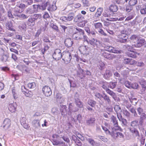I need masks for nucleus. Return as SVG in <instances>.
Listing matches in <instances>:
<instances>
[{"label": "nucleus", "instance_id": "f257e3e1", "mask_svg": "<svg viewBox=\"0 0 146 146\" xmlns=\"http://www.w3.org/2000/svg\"><path fill=\"white\" fill-rule=\"evenodd\" d=\"M102 127L107 135H110L114 138L116 139L118 137L121 138H124V136L123 134L119 132H116V130H112L111 132L105 126H102Z\"/></svg>", "mask_w": 146, "mask_h": 146}, {"label": "nucleus", "instance_id": "f03ea898", "mask_svg": "<svg viewBox=\"0 0 146 146\" xmlns=\"http://www.w3.org/2000/svg\"><path fill=\"white\" fill-rule=\"evenodd\" d=\"M46 7H47V10L49 11H54L56 9V6L54 3L51 4L49 2H47L44 5H41L40 9L42 10H44L46 9Z\"/></svg>", "mask_w": 146, "mask_h": 146}, {"label": "nucleus", "instance_id": "7ed1b4c3", "mask_svg": "<svg viewBox=\"0 0 146 146\" xmlns=\"http://www.w3.org/2000/svg\"><path fill=\"white\" fill-rule=\"evenodd\" d=\"M76 30L78 31L73 34L72 36L73 38L76 40H79L82 39L84 35V31L80 29H76Z\"/></svg>", "mask_w": 146, "mask_h": 146}, {"label": "nucleus", "instance_id": "20e7f679", "mask_svg": "<svg viewBox=\"0 0 146 146\" xmlns=\"http://www.w3.org/2000/svg\"><path fill=\"white\" fill-rule=\"evenodd\" d=\"M119 29L121 35L119 36L121 38H125L127 36V35H129L131 33L130 29H124L123 26L120 27H119Z\"/></svg>", "mask_w": 146, "mask_h": 146}, {"label": "nucleus", "instance_id": "39448f33", "mask_svg": "<svg viewBox=\"0 0 146 146\" xmlns=\"http://www.w3.org/2000/svg\"><path fill=\"white\" fill-rule=\"evenodd\" d=\"M62 59L65 62V63L67 64L69 62L71 58V54L69 52H64L62 56Z\"/></svg>", "mask_w": 146, "mask_h": 146}, {"label": "nucleus", "instance_id": "423d86ee", "mask_svg": "<svg viewBox=\"0 0 146 146\" xmlns=\"http://www.w3.org/2000/svg\"><path fill=\"white\" fill-rule=\"evenodd\" d=\"M63 53H61V50L60 49H57L55 50L53 53L52 56L55 60H59L62 57Z\"/></svg>", "mask_w": 146, "mask_h": 146}, {"label": "nucleus", "instance_id": "0eeeda50", "mask_svg": "<svg viewBox=\"0 0 146 146\" xmlns=\"http://www.w3.org/2000/svg\"><path fill=\"white\" fill-rule=\"evenodd\" d=\"M111 119L113 123L114 127L112 128V131L118 130L119 127L118 126L117 121L116 117L113 115H112L111 117Z\"/></svg>", "mask_w": 146, "mask_h": 146}, {"label": "nucleus", "instance_id": "6e6552de", "mask_svg": "<svg viewBox=\"0 0 146 146\" xmlns=\"http://www.w3.org/2000/svg\"><path fill=\"white\" fill-rule=\"evenodd\" d=\"M42 90L44 94L46 96H50L52 94L50 88L48 86L44 87L42 88Z\"/></svg>", "mask_w": 146, "mask_h": 146}, {"label": "nucleus", "instance_id": "1a4fd4ad", "mask_svg": "<svg viewBox=\"0 0 146 146\" xmlns=\"http://www.w3.org/2000/svg\"><path fill=\"white\" fill-rule=\"evenodd\" d=\"M69 111H68V114L69 115H70L72 112H76L78 110V108H75L73 106V104L72 103H70L69 104L68 107Z\"/></svg>", "mask_w": 146, "mask_h": 146}, {"label": "nucleus", "instance_id": "9d476101", "mask_svg": "<svg viewBox=\"0 0 146 146\" xmlns=\"http://www.w3.org/2000/svg\"><path fill=\"white\" fill-rule=\"evenodd\" d=\"M11 121L8 119H5L3 122V126L5 129H7L10 127L11 125Z\"/></svg>", "mask_w": 146, "mask_h": 146}, {"label": "nucleus", "instance_id": "9b49d317", "mask_svg": "<svg viewBox=\"0 0 146 146\" xmlns=\"http://www.w3.org/2000/svg\"><path fill=\"white\" fill-rule=\"evenodd\" d=\"M145 42V40L143 39H137L136 42L134 44V46L136 47H139L141 46Z\"/></svg>", "mask_w": 146, "mask_h": 146}, {"label": "nucleus", "instance_id": "f8f14e48", "mask_svg": "<svg viewBox=\"0 0 146 146\" xmlns=\"http://www.w3.org/2000/svg\"><path fill=\"white\" fill-rule=\"evenodd\" d=\"M6 28L9 30L15 31V29L13 28V26L11 22L9 21L6 23L5 24Z\"/></svg>", "mask_w": 146, "mask_h": 146}, {"label": "nucleus", "instance_id": "ddd939ff", "mask_svg": "<svg viewBox=\"0 0 146 146\" xmlns=\"http://www.w3.org/2000/svg\"><path fill=\"white\" fill-rule=\"evenodd\" d=\"M17 105L15 103H11L9 104L8 109L11 112H15L16 110Z\"/></svg>", "mask_w": 146, "mask_h": 146}, {"label": "nucleus", "instance_id": "4468645a", "mask_svg": "<svg viewBox=\"0 0 146 146\" xmlns=\"http://www.w3.org/2000/svg\"><path fill=\"white\" fill-rule=\"evenodd\" d=\"M117 117L119 120L121 122L122 126H125L126 125L127 123L126 120L125 119L123 118L121 114H117Z\"/></svg>", "mask_w": 146, "mask_h": 146}, {"label": "nucleus", "instance_id": "2eb2a0df", "mask_svg": "<svg viewBox=\"0 0 146 146\" xmlns=\"http://www.w3.org/2000/svg\"><path fill=\"white\" fill-rule=\"evenodd\" d=\"M84 17L80 14H79L75 16L74 18V21L75 22H80L84 19Z\"/></svg>", "mask_w": 146, "mask_h": 146}, {"label": "nucleus", "instance_id": "dca6fc26", "mask_svg": "<svg viewBox=\"0 0 146 146\" xmlns=\"http://www.w3.org/2000/svg\"><path fill=\"white\" fill-rule=\"evenodd\" d=\"M102 55L105 58L109 60L115 58L113 54H109L108 53L104 52L102 53Z\"/></svg>", "mask_w": 146, "mask_h": 146}, {"label": "nucleus", "instance_id": "f3484780", "mask_svg": "<svg viewBox=\"0 0 146 146\" xmlns=\"http://www.w3.org/2000/svg\"><path fill=\"white\" fill-rule=\"evenodd\" d=\"M113 13L110 11V10H106L104 11L102 15L103 16L105 17H111L112 14Z\"/></svg>", "mask_w": 146, "mask_h": 146}, {"label": "nucleus", "instance_id": "a211bd4d", "mask_svg": "<svg viewBox=\"0 0 146 146\" xmlns=\"http://www.w3.org/2000/svg\"><path fill=\"white\" fill-rule=\"evenodd\" d=\"M65 44L66 46L68 47H70L72 45L73 42L70 38H67L64 41Z\"/></svg>", "mask_w": 146, "mask_h": 146}, {"label": "nucleus", "instance_id": "6ab92c4d", "mask_svg": "<svg viewBox=\"0 0 146 146\" xmlns=\"http://www.w3.org/2000/svg\"><path fill=\"white\" fill-rule=\"evenodd\" d=\"M103 11V9L101 7L98 8L97 9L96 12L94 15L95 17L97 18L100 16L102 14Z\"/></svg>", "mask_w": 146, "mask_h": 146}, {"label": "nucleus", "instance_id": "aec40b11", "mask_svg": "<svg viewBox=\"0 0 146 146\" xmlns=\"http://www.w3.org/2000/svg\"><path fill=\"white\" fill-rule=\"evenodd\" d=\"M84 72L83 70L80 68L77 72V75L81 79L84 76Z\"/></svg>", "mask_w": 146, "mask_h": 146}, {"label": "nucleus", "instance_id": "412c9836", "mask_svg": "<svg viewBox=\"0 0 146 146\" xmlns=\"http://www.w3.org/2000/svg\"><path fill=\"white\" fill-rule=\"evenodd\" d=\"M75 103L78 107L77 108H82L83 107V105L80 100L78 98H75Z\"/></svg>", "mask_w": 146, "mask_h": 146}, {"label": "nucleus", "instance_id": "4be33fe9", "mask_svg": "<svg viewBox=\"0 0 146 146\" xmlns=\"http://www.w3.org/2000/svg\"><path fill=\"white\" fill-rule=\"evenodd\" d=\"M89 43L93 46H97L98 45V43H99V42L97 40L93 38L89 41Z\"/></svg>", "mask_w": 146, "mask_h": 146}, {"label": "nucleus", "instance_id": "5701e85b", "mask_svg": "<svg viewBox=\"0 0 146 146\" xmlns=\"http://www.w3.org/2000/svg\"><path fill=\"white\" fill-rule=\"evenodd\" d=\"M130 131L133 133L134 136L138 137L139 136V132L135 128H130Z\"/></svg>", "mask_w": 146, "mask_h": 146}, {"label": "nucleus", "instance_id": "b1692460", "mask_svg": "<svg viewBox=\"0 0 146 146\" xmlns=\"http://www.w3.org/2000/svg\"><path fill=\"white\" fill-rule=\"evenodd\" d=\"M114 108L115 111L117 112V115L118 114H121L122 110L120 106L117 105H115L114 107Z\"/></svg>", "mask_w": 146, "mask_h": 146}, {"label": "nucleus", "instance_id": "393cba45", "mask_svg": "<svg viewBox=\"0 0 146 146\" xmlns=\"http://www.w3.org/2000/svg\"><path fill=\"white\" fill-rule=\"evenodd\" d=\"M33 126L36 128H38L40 127V121L38 120H34L32 123Z\"/></svg>", "mask_w": 146, "mask_h": 146}, {"label": "nucleus", "instance_id": "a878e982", "mask_svg": "<svg viewBox=\"0 0 146 146\" xmlns=\"http://www.w3.org/2000/svg\"><path fill=\"white\" fill-rule=\"evenodd\" d=\"M95 120L94 118H91L86 121V123L88 125L93 126L94 125Z\"/></svg>", "mask_w": 146, "mask_h": 146}, {"label": "nucleus", "instance_id": "bb28decb", "mask_svg": "<svg viewBox=\"0 0 146 146\" xmlns=\"http://www.w3.org/2000/svg\"><path fill=\"white\" fill-rule=\"evenodd\" d=\"M126 54L128 56L133 58H136L137 57L136 54L133 51L130 52H127L126 53Z\"/></svg>", "mask_w": 146, "mask_h": 146}, {"label": "nucleus", "instance_id": "cd10ccee", "mask_svg": "<svg viewBox=\"0 0 146 146\" xmlns=\"http://www.w3.org/2000/svg\"><path fill=\"white\" fill-rule=\"evenodd\" d=\"M79 49L81 53L85 54L87 50V47L86 46H82L79 47Z\"/></svg>", "mask_w": 146, "mask_h": 146}, {"label": "nucleus", "instance_id": "c85d7f7f", "mask_svg": "<svg viewBox=\"0 0 146 146\" xmlns=\"http://www.w3.org/2000/svg\"><path fill=\"white\" fill-rule=\"evenodd\" d=\"M35 20L34 19L31 18L29 19L27 22V25L31 26H33L35 24Z\"/></svg>", "mask_w": 146, "mask_h": 146}, {"label": "nucleus", "instance_id": "c756f323", "mask_svg": "<svg viewBox=\"0 0 146 146\" xmlns=\"http://www.w3.org/2000/svg\"><path fill=\"white\" fill-rule=\"evenodd\" d=\"M109 10L113 13V12H116L118 10V8L116 5H111L109 7Z\"/></svg>", "mask_w": 146, "mask_h": 146}, {"label": "nucleus", "instance_id": "7c9ffc66", "mask_svg": "<svg viewBox=\"0 0 146 146\" xmlns=\"http://www.w3.org/2000/svg\"><path fill=\"white\" fill-rule=\"evenodd\" d=\"M56 98L57 101L59 103H62L64 101L63 98H62V95L60 94H57Z\"/></svg>", "mask_w": 146, "mask_h": 146}, {"label": "nucleus", "instance_id": "2f4dec72", "mask_svg": "<svg viewBox=\"0 0 146 146\" xmlns=\"http://www.w3.org/2000/svg\"><path fill=\"white\" fill-rule=\"evenodd\" d=\"M112 75V72L109 70H106L105 73L104 74V77L106 79H107L110 76H111Z\"/></svg>", "mask_w": 146, "mask_h": 146}, {"label": "nucleus", "instance_id": "473e14b6", "mask_svg": "<svg viewBox=\"0 0 146 146\" xmlns=\"http://www.w3.org/2000/svg\"><path fill=\"white\" fill-rule=\"evenodd\" d=\"M66 108L65 106H63L62 107L60 110L62 115H65L67 114Z\"/></svg>", "mask_w": 146, "mask_h": 146}, {"label": "nucleus", "instance_id": "72a5a7b5", "mask_svg": "<svg viewBox=\"0 0 146 146\" xmlns=\"http://www.w3.org/2000/svg\"><path fill=\"white\" fill-rule=\"evenodd\" d=\"M74 14L73 13H69L67 17V21H72L74 18Z\"/></svg>", "mask_w": 146, "mask_h": 146}, {"label": "nucleus", "instance_id": "f704fd0d", "mask_svg": "<svg viewBox=\"0 0 146 146\" xmlns=\"http://www.w3.org/2000/svg\"><path fill=\"white\" fill-rule=\"evenodd\" d=\"M106 92L110 96H111L115 100V98L116 97V96L115 93L113 92V91L110 90V89H108L106 90Z\"/></svg>", "mask_w": 146, "mask_h": 146}, {"label": "nucleus", "instance_id": "c9c22d12", "mask_svg": "<svg viewBox=\"0 0 146 146\" xmlns=\"http://www.w3.org/2000/svg\"><path fill=\"white\" fill-rule=\"evenodd\" d=\"M56 139H53L52 143L53 145H60L61 144L63 143V142L60 141H59Z\"/></svg>", "mask_w": 146, "mask_h": 146}, {"label": "nucleus", "instance_id": "e433bc0d", "mask_svg": "<svg viewBox=\"0 0 146 146\" xmlns=\"http://www.w3.org/2000/svg\"><path fill=\"white\" fill-rule=\"evenodd\" d=\"M88 103L92 107H94L96 104V102L93 100L89 99L88 101Z\"/></svg>", "mask_w": 146, "mask_h": 146}, {"label": "nucleus", "instance_id": "4c0bfd02", "mask_svg": "<svg viewBox=\"0 0 146 146\" xmlns=\"http://www.w3.org/2000/svg\"><path fill=\"white\" fill-rule=\"evenodd\" d=\"M102 97L105 101H107L108 103H110L111 102V100L109 99V97L104 93L102 95Z\"/></svg>", "mask_w": 146, "mask_h": 146}, {"label": "nucleus", "instance_id": "58836bf2", "mask_svg": "<svg viewBox=\"0 0 146 146\" xmlns=\"http://www.w3.org/2000/svg\"><path fill=\"white\" fill-rule=\"evenodd\" d=\"M129 99L131 102L134 105H135L138 102V101L136 98H131V99L129 98Z\"/></svg>", "mask_w": 146, "mask_h": 146}, {"label": "nucleus", "instance_id": "ea45409f", "mask_svg": "<svg viewBox=\"0 0 146 146\" xmlns=\"http://www.w3.org/2000/svg\"><path fill=\"white\" fill-rule=\"evenodd\" d=\"M85 138L86 140L88 141L90 144L93 146H94L95 145V143L94 141L90 138H88L87 137H85Z\"/></svg>", "mask_w": 146, "mask_h": 146}, {"label": "nucleus", "instance_id": "a19ab883", "mask_svg": "<svg viewBox=\"0 0 146 146\" xmlns=\"http://www.w3.org/2000/svg\"><path fill=\"white\" fill-rule=\"evenodd\" d=\"M125 17H121L118 19V18H111L109 21H115L117 20L119 21H125Z\"/></svg>", "mask_w": 146, "mask_h": 146}, {"label": "nucleus", "instance_id": "79ce46f5", "mask_svg": "<svg viewBox=\"0 0 146 146\" xmlns=\"http://www.w3.org/2000/svg\"><path fill=\"white\" fill-rule=\"evenodd\" d=\"M25 96L27 97H31L33 95V93L32 92L27 90L26 92L24 93Z\"/></svg>", "mask_w": 146, "mask_h": 146}, {"label": "nucleus", "instance_id": "37998d69", "mask_svg": "<svg viewBox=\"0 0 146 146\" xmlns=\"http://www.w3.org/2000/svg\"><path fill=\"white\" fill-rule=\"evenodd\" d=\"M131 126L133 127H136L138 125V121L137 120L133 121L131 122Z\"/></svg>", "mask_w": 146, "mask_h": 146}, {"label": "nucleus", "instance_id": "c03bdc74", "mask_svg": "<svg viewBox=\"0 0 146 146\" xmlns=\"http://www.w3.org/2000/svg\"><path fill=\"white\" fill-rule=\"evenodd\" d=\"M94 25L95 29H100L102 27V25L100 23H98L94 24Z\"/></svg>", "mask_w": 146, "mask_h": 146}, {"label": "nucleus", "instance_id": "a18cd8bd", "mask_svg": "<svg viewBox=\"0 0 146 146\" xmlns=\"http://www.w3.org/2000/svg\"><path fill=\"white\" fill-rule=\"evenodd\" d=\"M87 23V21L83 20L82 21H81L79 23V24L80 27H83Z\"/></svg>", "mask_w": 146, "mask_h": 146}, {"label": "nucleus", "instance_id": "49530a36", "mask_svg": "<svg viewBox=\"0 0 146 146\" xmlns=\"http://www.w3.org/2000/svg\"><path fill=\"white\" fill-rule=\"evenodd\" d=\"M137 2V0H130L129 1V4L131 6L136 5Z\"/></svg>", "mask_w": 146, "mask_h": 146}, {"label": "nucleus", "instance_id": "de8ad7c7", "mask_svg": "<svg viewBox=\"0 0 146 146\" xmlns=\"http://www.w3.org/2000/svg\"><path fill=\"white\" fill-rule=\"evenodd\" d=\"M109 86L111 89H113L114 88L116 85V82H111L109 83Z\"/></svg>", "mask_w": 146, "mask_h": 146}, {"label": "nucleus", "instance_id": "09e8293b", "mask_svg": "<svg viewBox=\"0 0 146 146\" xmlns=\"http://www.w3.org/2000/svg\"><path fill=\"white\" fill-rule=\"evenodd\" d=\"M129 111L132 113L133 114V115L135 117H137V114L136 113V111L134 108H131L130 109Z\"/></svg>", "mask_w": 146, "mask_h": 146}, {"label": "nucleus", "instance_id": "8fccbe9b", "mask_svg": "<svg viewBox=\"0 0 146 146\" xmlns=\"http://www.w3.org/2000/svg\"><path fill=\"white\" fill-rule=\"evenodd\" d=\"M124 84L125 86L128 88H131V84L129 81H125L124 83Z\"/></svg>", "mask_w": 146, "mask_h": 146}, {"label": "nucleus", "instance_id": "3c124183", "mask_svg": "<svg viewBox=\"0 0 146 146\" xmlns=\"http://www.w3.org/2000/svg\"><path fill=\"white\" fill-rule=\"evenodd\" d=\"M132 9V6L130 5H129L126 6V7L125 10L127 12H129Z\"/></svg>", "mask_w": 146, "mask_h": 146}, {"label": "nucleus", "instance_id": "603ef678", "mask_svg": "<svg viewBox=\"0 0 146 146\" xmlns=\"http://www.w3.org/2000/svg\"><path fill=\"white\" fill-rule=\"evenodd\" d=\"M41 18V15L40 14H35L34 15V18L35 20H36L38 19H40Z\"/></svg>", "mask_w": 146, "mask_h": 146}, {"label": "nucleus", "instance_id": "864d4df0", "mask_svg": "<svg viewBox=\"0 0 146 146\" xmlns=\"http://www.w3.org/2000/svg\"><path fill=\"white\" fill-rule=\"evenodd\" d=\"M35 84L34 82H32L29 83L28 84V86L29 88H34L35 86Z\"/></svg>", "mask_w": 146, "mask_h": 146}, {"label": "nucleus", "instance_id": "5fc2aeb1", "mask_svg": "<svg viewBox=\"0 0 146 146\" xmlns=\"http://www.w3.org/2000/svg\"><path fill=\"white\" fill-rule=\"evenodd\" d=\"M16 7L19 8L20 9H24L26 7V5L24 4L21 3L20 4H17L16 5Z\"/></svg>", "mask_w": 146, "mask_h": 146}, {"label": "nucleus", "instance_id": "6e6d98bb", "mask_svg": "<svg viewBox=\"0 0 146 146\" xmlns=\"http://www.w3.org/2000/svg\"><path fill=\"white\" fill-rule=\"evenodd\" d=\"M140 12L142 14H146V5L145 7L141 9Z\"/></svg>", "mask_w": 146, "mask_h": 146}, {"label": "nucleus", "instance_id": "4d7b16f0", "mask_svg": "<svg viewBox=\"0 0 146 146\" xmlns=\"http://www.w3.org/2000/svg\"><path fill=\"white\" fill-rule=\"evenodd\" d=\"M41 6H40V5H33L34 10L35 11V12H36L38 11V7L40 9V7Z\"/></svg>", "mask_w": 146, "mask_h": 146}, {"label": "nucleus", "instance_id": "13d9d810", "mask_svg": "<svg viewBox=\"0 0 146 146\" xmlns=\"http://www.w3.org/2000/svg\"><path fill=\"white\" fill-rule=\"evenodd\" d=\"M99 66L100 67H99L100 69L101 70H102L104 68V64L103 62L101 61L100 62H99Z\"/></svg>", "mask_w": 146, "mask_h": 146}, {"label": "nucleus", "instance_id": "bf43d9fd", "mask_svg": "<svg viewBox=\"0 0 146 146\" xmlns=\"http://www.w3.org/2000/svg\"><path fill=\"white\" fill-rule=\"evenodd\" d=\"M82 2L84 6H88L89 5L88 0H82Z\"/></svg>", "mask_w": 146, "mask_h": 146}, {"label": "nucleus", "instance_id": "052dcab7", "mask_svg": "<svg viewBox=\"0 0 146 146\" xmlns=\"http://www.w3.org/2000/svg\"><path fill=\"white\" fill-rule=\"evenodd\" d=\"M7 16L8 17L10 18H14L11 13V11L10 10H9L7 12Z\"/></svg>", "mask_w": 146, "mask_h": 146}, {"label": "nucleus", "instance_id": "680f3d73", "mask_svg": "<svg viewBox=\"0 0 146 146\" xmlns=\"http://www.w3.org/2000/svg\"><path fill=\"white\" fill-rule=\"evenodd\" d=\"M35 12V11L34 10L30 8H28L26 11L27 13L29 14L34 13Z\"/></svg>", "mask_w": 146, "mask_h": 146}, {"label": "nucleus", "instance_id": "e2e57ef3", "mask_svg": "<svg viewBox=\"0 0 146 146\" xmlns=\"http://www.w3.org/2000/svg\"><path fill=\"white\" fill-rule=\"evenodd\" d=\"M130 38L131 40L134 41V40H137L138 37L136 35H133L130 37Z\"/></svg>", "mask_w": 146, "mask_h": 146}, {"label": "nucleus", "instance_id": "0e129e2a", "mask_svg": "<svg viewBox=\"0 0 146 146\" xmlns=\"http://www.w3.org/2000/svg\"><path fill=\"white\" fill-rule=\"evenodd\" d=\"M76 136L82 141H84L85 140L84 137L79 133L77 134Z\"/></svg>", "mask_w": 146, "mask_h": 146}, {"label": "nucleus", "instance_id": "69168bd1", "mask_svg": "<svg viewBox=\"0 0 146 146\" xmlns=\"http://www.w3.org/2000/svg\"><path fill=\"white\" fill-rule=\"evenodd\" d=\"M138 85L137 83H134L133 84H131V88H133L136 89L137 88Z\"/></svg>", "mask_w": 146, "mask_h": 146}, {"label": "nucleus", "instance_id": "338daca9", "mask_svg": "<svg viewBox=\"0 0 146 146\" xmlns=\"http://www.w3.org/2000/svg\"><path fill=\"white\" fill-rule=\"evenodd\" d=\"M130 59L129 58H125L124 59L123 62L125 64H129L130 62Z\"/></svg>", "mask_w": 146, "mask_h": 146}, {"label": "nucleus", "instance_id": "774afa93", "mask_svg": "<svg viewBox=\"0 0 146 146\" xmlns=\"http://www.w3.org/2000/svg\"><path fill=\"white\" fill-rule=\"evenodd\" d=\"M123 114L127 117H129V116L130 113L127 110H123Z\"/></svg>", "mask_w": 146, "mask_h": 146}]
</instances>
